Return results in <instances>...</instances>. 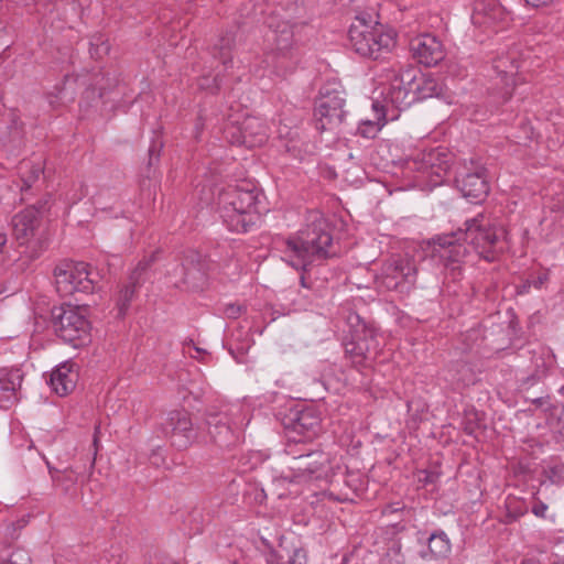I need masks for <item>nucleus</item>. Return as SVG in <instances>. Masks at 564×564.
I'll return each mask as SVG.
<instances>
[{
	"instance_id": "30",
	"label": "nucleus",
	"mask_w": 564,
	"mask_h": 564,
	"mask_svg": "<svg viewBox=\"0 0 564 564\" xmlns=\"http://www.w3.org/2000/svg\"><path fill=\"white\" fill-rule=\"evenodd\" d=\"M234 46L235 34L232 32H229L225 36L220 37L219 43L215 47L218 51L219 59L221 61L223 65L226 68L232 62L231 52Z\"/></svg>"
},
{
	"instance_id": "37",
	"label": "nucleus",
	"mask_w": 564,
	"mask_h": 564,
	"mask_svg": "<svg viewBox=\"0 0 564 564\" xmlns=\"http://www.w3.org/2000/svg\"><path fill=\"white\" fill-rule=\"evenodd\" d=\"M501 80L506 85L505 96H506V98H509L512 94V89L510 88V86L513 83V75L512 74L509 75L508 73L503 72V73H501Z\"/></svg>"
},
{
	"instance_id": "21",
	"label": "nucleus",
	"mask_w": 564,
	"mask_h": 564,
	"mask_svg": "<svg viewBox=\"0 0 564 564\" xmlns=\"http://www.w3.org/2000/svg\"><path fill=\"white\" fill-rule=\"evenodd\" d=\"M149 265V261H140L129 276V282L119 289L115 297L119 316H124L129 310L130 303L133 300L138 288L141 285V274L148 269Z\"/></svg>"
},
{
	"instance_id": "2",
	"label": "nucleus",
	"mask_w": 564,
	"mask_h": 564,
	"mask_svg": "<svg viewBox=\"0 0 564 564\" xmlns=\"http://www.w3.org/2000/svg\"><path fill=\"white\" fill-rule=\"evenodd\" d=\"M259 193L253 185L230 187L219 195V213L230 231L247 232L259 219Z\"/></svg>"
},
{
	"instance_id": "13",
	"label": "nucleus",
	"mask_w": 564,
	"mask_h": 564,
	"mask_svg": "<svg viewBox=\"0 0 564 564\" xmlns=\"http://www.w3.org/2000/svg\"><path fill=\"white\" fill-rule=\"evenodd\" d=\"M226 133L230 143L247 148L261 147L269 138L265 122L257 117L246 118L238 127H228Z\"/></svg>"
},
{
	"instance_id": "1",
	"label": "nucleus",
	"mask_w": 564,
	"mask_h": 564,
	"mask_svg": "<svg viewBox=\"0 0 564 564\" xmlns=\"http://www.w3.org/2000/svg\"><path fill=\"white\" fill-rule=\"evenodd\" d=\"M281 251L288 264L302 271L316 260L335 256L330 226L324 215L317 210L308 212L305 227L289 237Z\"/></svg>"
},
{
	"instance_id": "33",
	"label": "nucleus",
	"mask_w": 564,
	"mask_h": 564,
	"mask_svg": "<svg viewBox=\"0 0 564 564\" xmlns=\"http://www.w3.org/2000/svg\"><path fill=\"white\" fill-rule=\"evenodd\" d=\"M3 564H31L29 554L23 550L13 551Z\"/></svg>"
},
{
	"instance_id": "6",
	"label": "nucleus",
	"mask_w": 564,
	"mask_h": 564,
	"mask_svg": "<svg viewBox=\"0 0 564 564\" xmlns=\"http://www.w3.org/2000/svg\"><path fill=\"white\" fill-rule=\"evenodd\" d=\"M416 279L415 260L409 256H393L382 263L376 283L378 288L403 293L414 286Z\"/></svg>"
},
{
	"instance_id": "10",
	"label": "nucleus",
	"mask_w": 564,
	"mask_h": 564,
	"mask_svg": "<svg viewBox=\"0 0 564 564\" xmlns=\"http://www.w3.org/2000/svg\"><path fill=\"white\" fill-rule=\"evenodd\" d=\"M291 470L297 481L327 478L333 473L332 457L322 451L292 454Z\"/></svg>"
},
{
	"instance_id": "25",
	"label": "nucleus",
	"mask_w": 564,
	"mask_h": 564,
	"mask_svg": "<svg viewBox=\"0 0 564 564\" xmlns=\"http://www.w3.org/2000/svg\"><path fill=\"white\" fill-rule=\"evenodd\" d=\"M346 355L356 366H364L369 360L375 359L373 346H367L351 334V339L345 346Z\"/></svg>"
},
{
	"instance_id": "32",
	"label": "nucleus",
	"mask_w": 564,
	"mask_h": 564,
	"mask_svg": "<svg viewBox=\"0 0 564 564\" xmlns=\"http://www.w3.org/2000/svg\"><path fill=\"white\" fill-rule=\"evenodd\" d=\"M405 558L402 554V545L399 541H392L389 545L384 556L382 557V564H404Z\"/></svg>"
},
{
	"instance_id": "29",
	"label": "nucleus",
	"mask_w": 564,
	"mask_h": 564,
	"mask_svg": "<svg viewBox=\"0 0 564 564\" xmlns=\"http://www.w3.org/2000/svg\"><path fill=\"white\" fill-rule=\"evenodd\" d=\"M19 173L22 183L21 192H25L39 180L40 175L43 173V165L41 162L22 161L19 165Z\"/></svg>"
},
{
	"instance_id": "27",
	"label": "nucleus",
	"mask_w": 564,
	"mask_h": 564,
	"mask_svg": "<svg viewBox=\"0 0 564 564\" xmlns=\"http://www.w3.org/2000/svg\"><path fill=\"white\" fill-rule=\"evenodd\" d=\"M356 319L358 323L352 330V335L367 346H373V356H377L381 347V335L373 326L359 321V316H356Z\"/></svg>"
},
{
	"instance_id": "28",
	"label": "nucleus",
	"mask_w": 564,
	"mask_h": 564,
	"mask_svg": "<svg viewBox=\"0 0 564 564\" xmlns=\"http://www.w3.org/2000/svg\"><path fill=\"white\" fill-rule=\"evenodd\" d=\"M427 546L431 558H444L451 553L452 549L451 541L444 531L432 533Z\"/></svg>"
},
{
	"instance_id": "39",
	"label": "nucleus",
	"mask_w": 564,
	"mask_h": 564,
	"mask_svg": "<svg viewBox=\"0 0 564 564\" xmlns=\"http://www.w3.org/2000/svg\"><path fill=\"white\" fill-rule=\"evenodd\" d=\"M529 6L534 8L551 6L558 0H524Z\"/></svg>"
},
{
	"instance_id": "20",
	"label": "nucleus",
	"mask_w": 564,
	"mask_h": 564,
	"mask_svg": "<svg viewBox=\"0 0 564 564\" xmlns=\"http://www.w3.org/2000/svg\"><path fill=\"white\" fill-rule=\"evenodd\" d=\"M175 274L181 276L180 281L175 284L178 285L181 283L189 290L202 289L206 282L205 264L196 252H191L186 256L184 262L176 267Z\"/></svg>"
},
{
	"instance_id": "9",
	"label": "nucleus",
	"mask_w": 564,
	"mask_h": 564,
	"mask_svg": "<svg viewBox=\"0 0 564 564\" xmlns=\"http://www.w3.org/2000/svg\"><path fill=\"white\" fill-rule=\"evenodd\" d=\"M413 84H415V68L410 67L399 73L392 70L389 84L382 90L384 109L391 106L403 110L415 102Z\"/></svg>"
},
{
	"instance_id": "40",
	"label": "nucleus",
	"mask_w": 564,
	"mask_h": 564,
	"mask_svg": "<svg viewBox=\"0 0 564 564\" xmlns=\"http://www.w3.org/2000/svg\"><path fill=\"white\" fill-rule=\"evenodd\" d=\"M549 280V274L547 273H543L541 275L538 276V279H535L534 281H532V285L535 288V289H540L542 288V285Z\"/></svg>"
},
{
	"instance_id": "16",
	"label": "nucleus",
	"mask_w": 564,
	"mask_h": 564,
	"mask_svg": "<svg viewBox=\"0 0 564 564\" xmlns=\"http://www.w3.org/2000/svg\"><path fill=\"white\" fill-rule=\"evenodd\" d=\"M345 99L339 95L322 96L314 110L315 126L321 131L337 128L345 116Z\"/></svg>"
},
{
	"instance_id": "4",
	"label": "nucleus",
	"mask_w": 564,
	"mask_h": 564,
	"mask_svg": "<svg viewBox=\"0 0 564 564\" xmlns=\"http://www.w3.org/2000/svg\"><path fill=\"white\" fill-rule=\"evenodd\" d=\"M350 47L360 56L377 59L394 45V35L381 24H368L362 20L352 23L348 31Z\"/></svg>"
},
{
	"instance_id": "5",
	"label": "nucleus",
	"mask_w": 564,
	"mask_h": 564,
	"mask_svg": "<svg viewBox=\"0 0 564 564\" xmlns=\"http://www.w3.org/2000/svg\"><path fill=\"white\" fill-rule=\"evenodd\" d=\"M53 326L56 335L74 347L90 340V323L86 311L79 306L62 305L53 312Z\"/></svg>"
},
{
	"instance_id": "44",
	"label": "nucleus",
	"mask_w": 564,
	"mask_h": 564,
	"mask_svg": "<svg viewBox=\"0 0 564 564\" xmlns=\"http://www.w3.org/2000/svg\"><path fill=\"white\" fill-rule=\"evenodd\" d=\"M195 350H196L197 352H204V350H203V349H200V348H198V347H195Z\"/></svg>"
},
{
	"instance_id": "26",
	"label": "nucleus",
	"mask_w": 564,
	"mask_h": 564,
	"mask_svg": "<svg viewBox=\"0 0 564 564\" xmlns=\"http://www.w3.org/2000/svg\"><path fill=\"white\" fill-rule=\"evenodd\" d=\"M416 101L426 98L438 97L443 91V84L435 77L422 75L415 76V84H413Z\"/></svg>"
},
{
	"instance_id": "31",
	"label": "nucleus",
	"mask_w": 564,
	"mask_h": 564,
	"mask_svg": "<svg viewBox=\"0 0 564 564\" xmlns=\"http://www.w3.org/2000/svg\"><path fill=\"white\" fill-rule=\"evenodd\" d=\"M51 478L54 484L63 486L65 492L76 482V477L73 474H68L67 470L61 471L48 465Z\"/></svg>"
},
{
	"instance_id": "14",
	"label": "nucleus",
	"mask_w": 564,
	"mask_h": 564,
	"mask_svg": "<svg viewBox=\"0 0 564 564\" xmlns=\"http://www.w3.org/2000/svg\"><path fill=\"white\" fill-rule=\"evenodd\" d=\"M452 154L445 148L422 151L415 161L417 170L431 177L434 184H441L448 173Z\"/></svg>"
},
{
	"instance_id": "12",
	"label": "nucleus",
	"mask_w": 564,
	"mask_h": 564,
	"mask_svg": "<svg viewBox=\"0 0 564 564\" xmlns=\"http://www.w3.org/2000/svg\"><path fill=\"white\" fill-rule=\"evenodd\" d=\"M162 431L171 441V444L178 448L189 447L196 440V432L192 419L186 411H171L162 423Z\"/></svg>"
},
{
	"instance_id": "43",
	"label": "nucleus",
	"mask_w": 564,
	"mask_h": 564,
	"mask_svg": "<svg viewBox=\"0 0 564 564\" xmlns=\"http://www.w3.org/2000/svg\"><path fill=\"white\" fill-rule=\"evenodd\" d=\"M44 240H45V239L41 236V237L37 239V242H39L40 245H42Z\"/></svg>"
},
{
	"instance_id": "23",
	"label": "nucleus",
	"mask_w": 564,
	"mask_h": 564,
	"mask_svg": "<svg viewBox=\"0 0 564 564\" xmlns=\"http://www.w3.org/2000/svg\"><path fill=\"white\" fill-rule=\"evenodd\" d=\"M209 434L215 441H227L228 435L242 425V422L230 420L227 414H210L207 417Z\"/></svg>"
},
{
	"instance_id": "42",
	"label": "nucleus",
	"mask_w": 564,
	"mask_h": 564,
	"mask_svg": "<svg viewBox=\"0 0 564 564\" xmlns=\"http://www.w3.org/2000/svg\"><path fill=\"white\" fill-rule=\"evenodd\" d=\"M481 11H482V9L480 8V4L477 3L475 6V12L480 13Z\"/></svg>"
},
{
	"instance_id": "41",
	"label": "nucleus",
	"mask_w": 564,
	"mask_h": 564,
	"mask_svg": "<svg viewBox=\"0 0 564 564\" xmlns=\"http://www.w3.org/2000/svg\"><path fill=\"white\" fill-rule=\"evenodd\" d=\"M7 243V236L6 234L3 232H0V250L3 249V247L6 246Z\"/></svg>"
},
{
	"instance_id": "34",
	"label": "nucleus",
	"mask_w": 564,
	"mask_h": 564,
	"mask_svg": "<svg viewBox=\"0 0 564 564\" xmlns=\"http://www.w3.org/2000/svg\"><path fill=\"white\" fill-rule=\"evenodd\" d=\"M198 86L202 89L215 91L219 88L218 76H214L213 78H209V76H203L198 82Z\"/></svg>"
},
{
	"instance_id": "35",
	"label": "nucleus",
	"mask_w": 564,
	"mask_h": 564,
	"mask_svg": "<svg viewBox=\"0 0 564 564\" xmlns=\"http://www.w3.org/2000/svg\"><path fill=\"white\" fill-rule=\"evenodd\" d=\"M21 378L17 373L14 376V380L7 379V378H0V390L2 391H14L17 387H20Z\"/></svg>"
},
{
	"instance_id": "8",
	"label": "nucleus",
	"mask_w": 564,
	"mask_h": 564,
	"mask_svg": "<svg viewBox=\"0 0 564 564\" xmlns=\"http://www.w3.org/2000/svg\"><path fill=\"white\" fill-rule=\"evenodd\" d=\"M55 284L61 296H69L76 292L91 293L95 280L85 262H63L55 268Z\"/></svg>"
},
{
	"instance_id": "36",
	"label": "nucleus",
	"mask_w": 564,
	"mask_h": 564,
	"mask_svg": "<svg viewBox=\"0 0 564 564\" xmlns=\"http://www.w3.org/2000/svg\"><path fill=\"white\" fill-rule=\"evenodd\" d=\"M307 555L303 549H295L290 556L288 564H306Z\"/></svg>"
},
{
	"instance_id": "15",
	"label": "nucleus",
	"mask_w": 564,
	"mask_h": 564,
	"mask_svg": "<svg viewBox=\"0 0 564 564\" xmlns=\"http://www.w3.org/2000/svg\"><path fill=\"white\" fill-rule=\"evenodd\" d=\"M293 34L288 26H284L280 34L272 32L271 41L274 42L275 48L273 52L265 54V63L271 66L275 74L284 75L288 70L293 68L292 48Z\"/></svg>"
},
{
	"instance_id": "22",
	"label": "nucleus",
	"mask_w": 564,
	"mask_h": 564,
	"mask_svg": "<svg viewBox=\"0 0 564 564\" xmlns=\"http://www.w3.org/2000/svg\"><path fill=\"white\" fill-rule=\"evenodd\" d=\"M77 380L78 372L75 369V365L70 361H65L52 371L50 384L56 394L65 397L75 389Z\"/></svg>"
},
{
	"instance_id": "19",
	"label": "nucleus",
	"mask_w": 564,
	"mask_h": 564,
	"mask_svg": "<svg viewBox=\"0 0 564 564\" xmlns=\"http://www.w3.org/2000/svg\"><path fill=\"white\" fill-rule=\"evenodd\" d=\"M413 56L427 67L437 65L445 57L442 42L434 35L422 34L411 42Z\"/></svg>"
},
{
	"instance_id": "17",
	"label": "nucleus",
	"mask_w": 564,
	"mask_h": 564,
	"mask_svg": "<svg viewBox=\"0 0 564 564\" xmlns=\"http://www.w3.org/2000/svg\"><path fill=\"white\" fill-rule=\"evenodd\" d=\"M321 420L312 410L299 413L289 431L286 453L295 454V445L312 440L319 432Z\"/></svg>"
},
{
	"instance_id": "38",
	"label": "nucleus",
	"mask_w": 564,
	"mask_h": 564,
	"mask_svg": "<svg viewBox=\"0 0 564 564\" xmlns=\"http://www.w3.org/2000/svg\"><path fill=\"white\" fill-rule=\"evenodd\" d=\"M547 511V506L544 502H538L533 506L532 512L540 518H544Z\"/></svg>"
},
{
	"instance_id": "18",
	"label": "nucleus",
	"mask_w": 564,
	"mask_h": 564,
	"mask_svg": "<svg viewBox=\"0 0 564 564\" xmlns=\"http://www.w3.org/2000/svg\"><path fill=\"white\" fill-rule=\"evenodd\" d=\"M11 225L12 234L20 245L31 243L40 231V210L35 206L26 207L13 216Z\"/></svg>"
},
{
	"instance_id": "11",
	"label": "nucleus",
	"mask_w": 564,
	"mask_h": 564,
	"mask_svg": "<svg viewBox=\"0 0 564 564\" xmlns=\"http://www.w3.org/2000/svg\"><path fill=\"white\" fill-rule=\"evenodd\" d=\"M456 183L463 196L475 203L482 202L489 193L487 170L479 162L470 161V167L464 166Z\"/></svg>"
},
{
	"instance_id": "7",
	"label": "nucleus",
	"mask_w": 564,
	"mask_h": 564,
	"mask_svg": "<svg viewBox=\"0 0 564 564\" xmlns=\"http://www.w3.org/2000/svg\"><path fill=\"white\" fill-rule=\"evenodd\" d=\"M464 236L458 232L440 235L431 239L432 257L443 263L456 280L462 272V265L468 254L467 247L460 242Z\"/></svg>"
},
{
	"instance_id": "24",
	"label": "nucleus",
	"mask_w": 564,
	"mask_h": 564,
	"mask_svg": "<svg viewBox=\"0 0 564 564\" xmlns=\"http://www.w3.org/2000/svg\"><path fill=\"white\" fill-rule=\"evenodd\" d=\"M372 111L373 117L361 119L358 127V132L365 138H375L387 121V109L379 100L372 102Z\"/></svg>"
},
{
	"instance_id": "3",
	"label": "nucleus",
	"mask_w": 564,
	"mask_h": 564,
	"mask_svg": "<svg viewBox=\"0 0 564 564\" xmlns=\"http://www.w3.org/2000/svg\"><path fill=\"white\" fill-rule=\"evenodd\" d=\"M465 231H459L474 250L486 261H495L498 253L502 250L499 247L500 238L505 235V229L498 227L484 214L466 220Z\"/></svg>"
}]
</instances>
